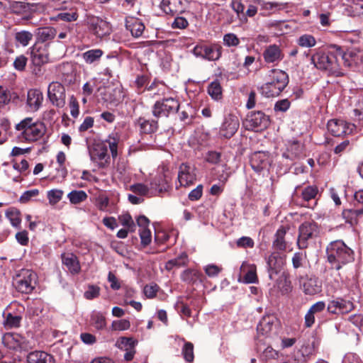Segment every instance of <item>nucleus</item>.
<instances>
[{
	"label": "nucleus",
	"mask_w": 363,
	"mask_h": 363,
	"mask_svg": "<svg viewBox=\"0 0 363 363\" xmlns=\"http://www.w3.org/2000/svg\"><path fill=\"white\" fill-rule=\"evenodd\" d=\"M311 62L314 66L328 75L341 77L344 72L341 63L337 58L336 48L330 45L327 50H317L311 57Z\"/></svg>",
	"instance_id": "obj_1"
},
{
	"label": "nucleus",
	"mask_w": 363,
	"mask_h": 363,
	"mask_svg": "<svg viewBox=\"0 0 363 363\" xmlns=\"http://www.w3.org/2000/svg\"><path fill=\"white\" fill-rule=\"evenodd\" d=\"M18 132L17 138L22 142L33 143L43 137L46 133L44 123L27 117L15 126Z\"/></svg>",
	"instance_id": "obj_2"
},
{
	"label": "nucleus",
	"mask_w": 363,
	"mask_h": 363,
	"mask_svg": "<svg viewBox=\"0 0 363 363\" xmlns=\"http://www.w3.org/2000/svg\"><path fill=\"white\" fill-rule=\"evenodd\" d=\"M268 77L267 82L259 88L262 95L267 98L279 96L289 83L287 74L280 69H271Z\"/></svg>",
	"instance_id": "obj_3"
},
{
	"label": "nucleus",
	"mask_w": 363,
	"mask_h": 363,
	"mask_svg": "<svg viewBox=\"0 0 363 363\" xmlns=\"http://www.w3.org/2000/svg\"><path fill=\"white\" fill-rule=\"evenodd\" d=\"M49 44L40 45L35 43L28 50L30 55L31 65L33 66V73L39 75L41 73L43 65L52 62L49 54Z\"/></svg>",
	"instance_id": "obj_4"
},
{
	"label": "nucleus",
	"mask_w": 363,
	"mask_h": 363,
	"mask_svg": "<svg viewBox=\"0 0 363 363\" xmlns=\"http://www.w3.org/2000/svg\"><path fill=\"white\" fill-rule=\"evenodd\" d=\"M36 274L30 269H21L13 278V284L21 293L30 294L35 286Z\"/></svg>",
	"instance_id": "obj_5"
},
{
	"label": "nucleus",
	"mask_w": 363,
	"mask_h": 363,
	"mask_svg": "<svg viewBox=\"0 0 363 363\" xmlns=\"http://www.w3.org/2000/svg\"><path fill=\"white\" fill-rule=\"evenodd\" d=\"M180 106L179 101L174 97L163 98L157 101L152 106V115L159 118L168 117L169 114L178 112Z\"/></svg>",
	"instance_id": "obj_6"
},
{
	"label": "nucleus",
	"mask_w": 363,
	"mask_h": 363,
	"mask_svg": "<svg viewBox=\"0 0 363 363\" xmlns=\"http://www.w3.org/2000/svg\"><path fill=\"white\" fill-rule=\"evenodd\" d=\"M269 123V117L261 111L249 113L243 121V125L247 130L254 131L263 130Z\"/></svg>",
	"instance_id": "obj_7"
},
{
	"label": "nucleus",
	"mask_w": 363,
	"mask_h": 363,
	"mask_svg": "<svg viewBox=\"0 0 363 363\" xmlns=\"http://www.w3.org/2000/svg\"><path fill=\"white\" fill-rule=\"evenodd\" d=\"M318 225L314 221H306L299 226L297 245L300 250L310 247V242L318 233Z\"/></svg>",
	"instance_id": "obj_8"
},
{
	"label": "nucleus",
	"mask_w": 363,
	"mask_h": 363,
	"mask_svg": "<svg viewBox=\"0 0 363 363\" xmlns=\"http://www.w3.org/2000/svg\"><path fill=\"white\" fill-rule=\"evenodd\" d=\"M223 52V48L218 43H213L211 45H197L193 50L195 56L201 57L208 61L218 60Z\"/></svg>",
	"instance_id": "obj_9"
},
{
	"label": "nucleus",
	"mask_w": 363,
	"mask_h": 363,
	"mask_svg": "<svg viewBox=\"0 0 363 363\" xmlns=\"http://www.w3.org/2000/svg\"><path fill=\"white\" fill-rule=\"evenodd\" d=\"M1 341L6 348L12 350H26L31 347L29 341L18 333H5Z\"/></svg>",
	"instance_id": "obj_10"
},
{
	"label": "nucleus",
	"mask_w": 363,
	"mask_h": 363,
	"mask_svg": "<svg viewBox=\"0 0 363 363\" xmlns=\"http://www.w3.org/2000/svg\"><path fill=\"white\" fill-rule=\"evenodd\" d=\"M48 96L52 104L57 108H62L65 105V88L58 82H52L48 86Z\"/></svg>",
	"instance_id": "obj_11"
},
{
	"label": "nucleus",
	"mask_w": 363,
	"mask_h": 363,
	"mask_svg": "<svg viewBox=\"0 0 363 363\" xmlns=\"http://www.w3.org/2000/svg\"><path fill=\"white\" fill-rule=\"evenodd\" d=\"M298 281L301 289L306 295H315L322 291V281L315 276H301Z\"/></svg>",
	"instance_id": "obj_12"
},
{
	"label": "nucleus",
	"mask_w": 363,
	"mask_h": 363,
	"mask_svg": "<svg viewBox=\"0 0 363 363\" xmlns=\"http://www.w3.org/2000/svg\"><path fill=\"white\" fill-rule=\"evenodd\" d=\"M285 256L280 251H273L267 259L269 279H275V275L283 272Z\"/></svg>",
	"instance_id": "obj_13"
},
{
	"label": "nucleus",
	"mask_w": 363,
	"mask_h": 363,
	"mask_svg": "<svg viewBox=\"0 0 363 363\" xmlns=\"http://www.w3.org/2000/svg\"><path fill=\"white\" fill-rule=\"evenodd\" d=\"M327 128L333 135L340 137L351 133L354 128V125L348 123L343 120L332 119L328 122Z\"/></svg>",
	"instance_id": "obj_14"
},
{
	"label": "nucleus",
	"mask_w": 363,
	"mask_h": 363,
	"mask_svg": "<svg viewBox=\"0 0 363 363\" xmlns=\"http://www.w3.org/2000/svg\"><path fill=\"white\" fill-rule=\"evenodd\" d=\"M271 164V159L268 152L259 151L254 152L250 157V165L257 173L267 170Z\"/></svg>",
	"instance_id": "obj_15"
},
{
	"label": "nucleus",
	"mask_w": 363,
	"mask_h": 363,
	"mask_svg": "<svg viewBox=\"0 0 363 363\" xmlns=\"http://www.w3.org/2000/svg\"><path fill=\"white\" fill-rule=\"evenodd\" d=\"M90 30L98 38H103L111 33L109 23L99 17L93 16L89 19Z\"/></svg>",
	"instance_id": "obj_16"
},
{
	"label": "nucleus",
	"mask_w": 363,
	"mask_h": 363,
	"mask_svg": "<svg viewBox=\"0 0 363 363\" xmlns=\"http://www.w3.org/2000/svg\"><path fill=\"white\" fill-rule=\"evenodd\" d=\"M196 179L194 167L187 163H182L179 167L178 181L181 186H189Z\"/></svg>",
	"instance_id": "obj_17"
},
{
	"label": "nucleus",
	"mask_w": 363,
	"mask_h": 363,
	"mask_svg": "<svg viewBox=\"0 0 363 363\" xmlns=\"http://www.w3.org/2000/svg\"><path fill=\"white\" fill-rule=\"evenodd\" d=\"M239 128V121L235 116L229 114L225 117L223 122L219 133L222 137L225 138H230L237 132Z\"/></svg>",
	"instance_id": "obj_18"
},
{
	"label": "nucleus",
	"mask_w": 363,
	"mask_h": 363,
	"mask_svg": "<svg viewBox=\"0 0 363 363\" xmlns=\"http://www.w3.org/2000/svg\"><path fill=\"white\" fill-rule=\"evenodd\" d=\"M160 8L166 14L178 15L185 11L186 0H162Z\"/></svg>",
	"instance_id": "obj_19"
},
{
	"label": "nucleus",
	"mask_w": 363,
	"mask_h": 363,
	"mask_svg": "<svg viewBox=\"0 0 363 363\" xmlns=\"http://www.w3.org/2000/svg\"><path fill=\"white\" fill-rule=\"evenodd\" d=\"M262 56L264 62L268 64H278L284 57L282 50L276 44L267 46L263 51Z\"/></svg>",
	"instance_id": "obj_20"
},
{
	"label": "nucleus",
	"mask_w": 363,
	"mask_h": 363,
	"mask_svg": "<svg viewBox=\"0 0 363 363\" xmlns=\"http://www.w3.org/2000/svg\"><path fill=\"white\" fill-rule=\"evenodd\" d=\"M328 311L333 314L347 313L354 308L353 303L341 298H337L329 302Z\"/></svg>",
	"instance_id": "obj_21"
},
{
	"label": "nucleus",
	"mask_w": 363,
	"mask_h": 363,
	"mask_svg": "<svg viewBox=\"0 0 363 363\" xmlns=\"http://www.w3.org/2000/svg\"><path fill=\"white\" fill-rule=\"evenodd\" d=\"M125 23L126 29L130 32L133 38H138L143 35L145 26L140 18L128 16Z\"/></svg>",
	"instance_id": "obj_22"
},
{
	"label": "nucleus",
	"mask_w": 363,
	"mask_h": 363,
	"mask_svg": "<svg viewBox=\"0 0 363 363\" xmlns=\"http://www.w3.org/2000/svg\"><path fill=\"white\" fill-rule=\"evenodd\" d=\"M277 323V319L274 315H265L262 317L257 325V333L262 335H268L273 330Z\"/></svg>",
	"instance_id": "obj_23"
},
{
	"label": "nucleus",
	"mask_w": 363,
	"mask_h": 363,
	"mask_svg": "<svg viewBox=\"0 0 363 363\" xmlns=\"http://www.w3.org/2000/svg\"><path fill=\"white\" fill-rule=\"evenodd\" d=\"M57 29L54 27L47 26L36 29L37 43L49 44L57 35Z\"/></svg>",
	"instance_id": "obj_24"
},
{
	"label": "nucleus",
	"mask_w": 363,
	"mask_h": 363,
	"mask_svg": "<svg viewBox=\"0 0 363 363\" xmlns=\"http://www.w3.org/2000/svg\"><path fill=\"white\" fill-rule=\"evenodd\" d=\"M240 270V276L243 277L245 283L252 284L257 281L256 266L255 264L243 262Z\"/></svg>",
	"instance_id": "obj_25"
},
{
	"label": "nucleus",
	"mask_w": 363,
	"mask_h": 363,
	"mask_svg": "<svg viewBox=\"0 0 363 363\" xmlns=\"http://www.w3.org/2000/svg\"><path fill=\"white\" fill-rule=\"evenodd\" d=\"M43 100V93L38 89H30L28 91L27 104L30 108L35 111L39 109Z\"/></svg>",
	"instance_id": "obj_26"
},
{
	"label": "nucleus",
	"mask_w": 363,
	"mask_h": 363,
	"mask_svg": "<svg viewBox=\"0 0 363 363\" xmlns=\"http://www.w3.org/2000/svg\"><path fill=\"white\" fill-rule=\"evenodd\" d=\"M63 264L72 274H77L80 271L79 262L75 255L72 252H64L62 255Z\"/></svg>",
	"instance_id": "obj_27"
},
{
	"label": "nucleus",
	"mask_w": 363,
	"mask_h": 363,
	"mask_svg": "<svg viewBox=\"0 0 363 363\" xmlns=\"http://www.w3.org/2000/svg\"><path fill=\"white\" fill-rule=\"evenodd\" d=\"M28 363H54L52 355L43 351H34L27 355Z\"/></svg>",
	"instance_id": "obj_28"
},
{
	"label": "nucleus",
	"mask_w": 363,
	"mask_h": 363,
	"mask_svg": "<svg viewBox=\"0 0 363 363\" xmlns=\"http://www.w3.org/2000/svg\"><path fill=\"white\" fill-rule=\"evenodd\" d=\"M363 215V205L361 207L354 206L352 208L345 209L342 211V216L345 219L346 223L351 225H356L358 220Z\"/></svg>",
	"instance_id": "obj_29"
},
{
	"label": "nucleus",
	"mask_w": 363,
	"mask_h": 363,
	"mask_svg": "<svg viewBox=\"0 0 363 363\" xmlns=\"http://www.w3.org/2000/svg\"><path fill=\"white\" fill-rule=\"evenodd\" d=\"M223 87L221 83L218 79H215L207 86V93L211 98L215 101H220L223 98Z\"/></svg>",
	"instance_id": "obj_30"
},
{
	"label": "nucleus",
	"mask_w": 363,
	"mask_h": 363,
	"mask_svg": "<svg viewBox=\"0 0 363 363\" xmlns=\"http://www.w3.org/2000/svg\"><path fill=\"white\" fill-rule=\"evenodd\" d=\"M286 234V229L284 226H281L274 235V240L273 241V247L275 250H286L290 246L289 242L285 240Z\"/></svg>",
	"instance_id": "obj_31"
},
{
	"label": "nucleus",
	"mask_w": 363,
	"mask_h": 363,
	"mask_svg": "<svg viewBox=\"0 0 363 363\" xmlns=\"http://www.w3.org/2000/svg\"><path fill=\"white\" fill-rule=\"evenodd\" d=\"M169 187V181L164 174L155 177L150 182V188L157 191L159 194L167 191Z\"/></svg>",
	"instance_id": "obj_32"
},
{
	"label": "nucleus",
	"mask_w": 363,
	"mask_h": 363,
	"mask_svg": "<svg viewBox=\"0 0 363 363\" xmlns=\"http://www.w3.org/2000/svg\"><path fill=\"white\" fill-rule=\"evenodd\" d=\"M136 124L140 127L141 133L151 134L157 131L158 128V123L155 120H147L145 118L140 117L136 122Z\"/></svg>",
	"instance_id": "obj_33"
},
{
	"label": "nucleus",
	"mask_w": 363,
	"mask_h": 363,
	"mask_svg": "<svg viewBox=\"0 0 363 363\" xmlns=\"http://www.w3.org/2000/svg\"><path fill=\"white\" fill-rule=\"evenodd\" d=\"M333 48H336L337 60H339L341 64L342 63L344 66L350 67L354 62L353 57L354 54L352 52H345L342 47L337 45H333Z\"/></svg>",
	"instance_id": "obj_34"
},
{
	"label": "nucleus",
	"mask_w": 363,
	"mask_h": 363,
	"mask_svg": "<svg viewBox=\"0 0 363 363\" xmlns=\"http://www.w3.org/2000/svg\"><path fill=\"white\" fill-rule=\"evenodd\" d=\"M104 51L101 49H91L89 50L82 54V58L87 65H92L98 63Z\"/></svg>",
	"instance_id": "obj_35"
},
{
	"label": "nucleus",
	"mask_w": 363,
	"mask_h": 363,
	"mask_svg": "<svg viewBox=\"0 0 363 363\" xmlns=\"http://www.w3.org/2000/svg\"><path fill=\"white\" fill-rule=\"evenodd\" d=\"M279 274V277L276 280V286L282 294H286L291 291V281L289 279L288 274L284 272Z\"/></svg>",
	"instance_id": "obj_36"
},
{
	"label": "nucleus",
	"mask_w": 363,
	"mask_h": 363,
	"mask_svg": "<svg viewBox=\"0 0 363 363\" xmlns=\"http://www.w3.org/2000/svg\"><path fill=\"white\" fill-rule=\"evenodd\" d=\"M348 251H335V253L328 254V260L332 264V268L338 270L341 268V264L346 263L344 256Z\"/></svg>",
	"instance_id": "obj_37"
},
{
	"label": "nucleus",
	"mask_w": 363,
	"mask_h": 363,
	"mask_svg": "<svg viewBox=\"0 0 363 363\" xmlns=\"http://www.w3.org/2000/svg\"><path fill=\"white\" fill-rule=\"evenodd\" d=\"M33 35L28 30H20L14 33V40L16 45L26 47L33 40Z\"/></svg>",
	"instance_id": "obj_38"
},
{
	"label": "nucleus",
	"mask_w": 363,
	"mask_h": 363,
	"mask_svg": "<svg viewBox=\"0 0 363 363\" xmlns=\"http://www.w3.org/2000/svg\"><path fill=\"white\" fill-rule=\"evenodd\" d=\"M120 141V135L118 133H112L108 135L105 142L108 145L111 156L113 159L118 156V146Z\"/></svg>",
	"instance_id": "obj_39"
},
{
	"label": "nucleus",
	"mask_w": 363,
	"mask_h": 363,
	"mask_svg": "<svg viewBox=\"0 0 363 363\" xmlns=\"http://www.w3.org/2000/svg\"><path fill=\"white\" fill-rule=\"evenodd\" d=\"M6 217L9 220L13 227L18 228L21 225V212L18 209L11 207L8 208L5 213Z\"/></svg>",
	"instance_id": "obj_40"
},
{
	"label": "nucleus",
	"mask_w": 363,
	"mask_h": 363,
	"mask_svg": "<svg viewBox=\"0 0 363 363\" xmlns=\"http://www.w3.org/2000/svg\"><path fill=\"white\" fill-rule=\"evenodd\" d=\"M350 16H359L363 14V0H352L351 4L346 8Z\"/></svg>",
	"instance_id": "obj_41"
},
{
	"label": "nucleus",
	"mask_w": 363,
	"mask_h": 363,
	"mask_svg": "<svg viewBox=\"0 0 363 363\" xmlns=\"http://www.w3.org/2000/svg\"><path fill=\"white\" fill-rule=\"evenodd\" d=\"M189 259L186 252H182L177 258L169 260L165 265L167 270H171L174 267L185 266L188 263Z\"/></svg>",
	"instance_id": "obj_42"
},
{
	"label": "nucleus",
	"mask_w": 363,
	"mask_h": 363,
	"mask_svg": "<svg viewBox=\"0 0 363 363\" xmlns=\"http://www.w3.org/2000/svg\"><path fill=\"white\" fill-rule=\"evenodd\" d=\"M21 315L9 313L4 320V325L7 329L18 328L21 325Z\"/></svg>",
	"instance_id": "obj_43"
},
{
	"label": "nucleus",
	"mask_w": 363,
	"mask_h": 363,
	"mask_svg": "<svg viewBox=\"0 0 363 363\" xmlns=\"http://www.w3.org/2000/svg\"><path fill=\"white\" fill-rule=\"evenodd\" d=\"M87 197L86 193L82 190H73L67 195V198L72 204H79L84 201Z\"/></svg>",
	"instance_id": "obj_44"
},
{
	"label": "nucleus",
	"mask_w": 363,
	"mask_h": 363,
	"mask_svg": "<svg viewBox=\"0 0 363 363\" xmlns=\"http://www.w3.org/2000/svg\"><path fill=\"white\" fill-rule=\"evenodd\" d=\"M91 321L97 330H102L106 325L105 316L100 312H94L91 316Z\"/></svg>",
	"instance_id": "obj_45"
},
{
	"label": "nucleus",
	"mask_w": 363,
	"mask_h": 363,
	"mask_svg": "<svg viewBox=\"0 0 363 363\" xmlns=\"http://www.w3.org/2000/svg\"><path fill=\"white\" fill-rule=\"evenodd\" d=\"M318 193L316 186H307L301 191V198L304 201H309L314 199Z\"/></svg>",
	"instance_id": "obj_46"
},
{
	"label": "nucleus",
	"mask_w": 363,
	"mask_h": 363,
	"mask_svg": "<svg viewBox=\"0 0 363 363\" xmlns=\"http://www.w3.org/2000/svg\"><path fill=\"white\" fill-rule=\"evenodd\" d=\"M297 43L303 48H312L315 45L316 40L312 35L304 34L298 38Z\"/></svg>",
	"instance_id": "obj_47"
},
{
	"label": "nucleus",
	"mask_w": 363,
	"mask_h": 363,
	"mask_svg": "<svg viewBox=\"0 0 363 363\" xmlns=\"http://www.w3.org/2000/svg\"><path fill=\"white\" fill-rule=\"evenodd\" d=\"M182 354L186 362H192L194 359V345L190 342H184L182 349Z\"/></svg>",
	"instance_id": "obj_48"
},
{
	"label": "nucleus",
	"mask_w": 363,
	"mask_h": 363,
	"mask_svg": "<svg viewBox=\"0 0 363 363\" xmlns=\"http://www.w3.org/2000/svg\"><path fill=\"white\" fill-rule=\"evenodd\" d=\"M0 125L3 130L0 138V145H2L6 143L9 137L11 136V123L9 120L4 118L1 121Z\"/></svg>",
	"instance_id": "obj_49"
},
{
	"label": "nucleus",
	"mask_w": 363,
	"mask_h": 363,
	"mask_svg": "<svg viewBox=\"0 0 363 363\" xmlns=\"http://www.w3.org/2000/svg\"><path fill=\"white\" fill-rule=\"evenodd\" d=\"M108 156V150L105 145H96L92 151L91 157L99 160H105Z\"/></svg>",
	"instance_id": "obj_50"
},
{
	"label": "nucleus",
	"mask_w": 363,
	"mask_h": 363,
	"mask_svg": "<svg viewBox=\"0 0 363 363\" xmlns=\"http://www.w3.org/2000/svg\"><path fill=\"white\" fill-rule=\"evenodd\" d=\"M223 45L228 48L238 47L240 43L238 36L233 33H228L223 35Z\"/></svg>",
	"instance_id": "obj_51"
},
{
	"label": "nucleus",
	"mask_w": 363,
	"mask_h": 363,
	"mask_svg": "<svg viewBox=\"0 0 363 363\" xmlns=\"http://www.w3.org/2000/svg\"><path fill=\"white\" fill-rule=\"evenodd\" d=\"M135 341L131 337H122L116 343V347L121 350H127L135 347Z\"/></svg>",
	"instance_id": "obj_52"
},
{
	"label": "nucleus",
	"mask_w": 363,
	"mask_h": 363,
	"mask_svg": "<svg viewBox=\"0 0 363 363\" xmlns=\"http://www.w3.org/2000/svg\"><path fill=\"white\" fill-rule=\"evenodd\" d=\"M118 220L121 223L127 228L130 232L135 230V224L129 213H124L118 216Z\"/></svg>",
	"instance_id": "obj_53"
},
{
	"label": "nucleus",
	"mask_w": 363,
	"mask_h": 363,
	"mask_svg": "<svg viewBox=\"0 0 363 363\" xmlns=\"http://www.w3.org/2000/svg\"><path fill=\"white\" fill-rule=\"evenodd\" d=\"M63 191L60 189H52L48 191V199L51 205L57 203L62 198Z\"/></svg>",
	"instance_id": "obj_54"
},
{
	"label": "nucleus",
	"mask_w": 363,
	"mask_h": 363,
	"mask_svg": "<svg viewBox=\"0 0 363 363\" xmlns=\"http://www.w3.org/2000/svg\"><path fill=\"white\" fill-rule=\"evenodd\" d=\"M130 327V321L126 319L113 320L111 323V330L113 331L126 330H128Z\"/></svg>",
	"instance_id": "obj_55"
},
{
	"label": "nucleus",
	"mask_w": 363,
	"mask_h": 363,
	"mask_svg": "<svg viewBox=\"0 0 363 363\" xmlns=\"http://www.w3.org/2000/svg\"><path fill=\"white\" fill-rule=\"evenodd\" d=\"M287 150L289 152H291L294 158L298 157L302 154V145L298 141L294 140L290 143Z\"/></svg>",
	"instance_id": "obj_56"
},
{
	"label": "nucleus",
	"mask_w": 363,
	"mask_h": 363,
	"mask_svg": "<svg viewBox=\"0 0 363 363\" xmlns=\"http://www.w3.org/2000/svg\"><path fill=\"white\" fill-rule=\"evenodd\" d=\"M254 245V240L247 236H242L236 241V246L238 248H252Z\"/></svg>",
	"instance_id": "obj_57"
},
{
	"label": "nucleus",
	"mask_w": 363,
	"mask_h": 363,
	"mask_svg": "<svg viewBox=\"0 0 363 363\" xmlns=\"http://www.w3.org/2000/svg\"><path fill=\"white\" fill-rule=\"evenodd\" d=\"M28 62V58L23 55H21L16 57L13 62V67L15 69L22 72L24 71L26 69V66Z\"/></svg>",
	"instance_id": "obj_58"
},
{
	"label": "nucleus",
	"mask_w": 363,
	"mask_h": 363,
	"mask_svg": "<svg viewBox=\"0 0 363 363\" xmlns=\"http://www.w3.org/2000/svg\"><path fill=\"white\" fill-rule=\"evenodd\" d=\"M69 107L71 116L73 118H77L79 114V106L77 99L73 95L69 98Z\"/></svg>",
	"instance_id": "obj_59"
},
{
	"label": "nucleus",
	"mask_w": 363,
	"mask_h": 363,
	"mask_svg": "<svg viewBox=\"0 0 363 363\" xmlns=\"http://www.w3.org/2000/svg\"><path fill=\"white\" fill-rule=\"evenodd\" d=\"M130 190L142 197L143 196L147 194L149 188L143 184L138 183L131 185L130 186Z\"/></svg>",
	"instance_id": "obj_60"
},
{
	"label": "nucleus",
	"mask_w": 363,
	"mask_h": 363,
	"mask_svg": "<svg viewBox=\"0 0 363 363\" xmlns=\"http://www.w3.org/2000/svg\"><path fill=\"white\" fill-rule=\"evenodd\" d=\"M140 237L143 247H145L151 242L152 235L150 230L148 228H142L140 230Z\"/></svg>",
	"instance_id": "obj_61"
},
{
	"label": "nucleus",
	"mask_w": 363,
	"mask_h": 363,
	"mask_svg": "<svg viewBox=\"0 0 363 363\" xmlns=\"http://www.w3.org/2000/svg\"><path fill=\"white\" fill-rule=\"evenodd\" d=\"M222 267L216 264H208L204 267L203 270L209 277H216L222 271Z\"/></svg>",
	"instance_id": "obj_62"
},
{
	"label": "nucleus",
	"mask_w": 363,
	"mask_h": 363,
	"mask_svg": "<svg viewBox=\"0 0 363 363\" xmlns=\"http://www.w3.org/2000/svg\"><path fill=\"white\" fill-rule=\"evenodd\" d=\"M100 288L97 286L89 285L84 292V297L88 300L94 299L99 296Z\"/></svg>",
	"instance_id": "obj_63"
},
{
	"label": "nucleus",
	"mask_w": 363,
	"mask_h": 363,
	"mask_svg": "<svg viewBox=\"0 0 363 363\" xmlns=\"http://www.w3.org/2000/svg\"><path fill=\"white\" fill-rule=\"evenodd\" d=\"M221 154L216 151H208L206 154L205 160L207 162L216 164L220 162Z\"/></svg>",
	"instance_id": "obj_64"
}]
</instances>
